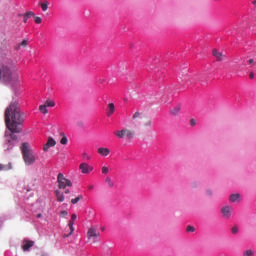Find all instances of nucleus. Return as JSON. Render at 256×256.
Instances as JSON below:
<instances>
[{
	"label": "nucleus",
	"mask_w": 256,
	"mask_h": 256,
	"mask_svg": "<svg viewBox=\"0 0 256 256\" xmlns=\"http://www.w3.org/2000/svg\"><path fill=\"white\" fill-rule=\"evenodd\" d=\"M20 150H21L23 161H24L25 165H28V166L33 165V163H35V161H37V155H35V153L33 152V149H31V145H29V143H27V142L22 143Z\"/></svg>",
	"instance_id": "nucleus-2"
},
{
	"label": "nucleus",
	"mask_w": 256,
	"mask_h": 256,
	"mask_svg": "<svg viewBox=\"0 0 256 256\" xmlns=\"http://www.w3.org/2000/svg\"><path fill=\"white\" fill-rule=\"evenodd\" d=\"M247 65H250V67H253V65H255V60L253 58H250L248 61H247Z\"/></svg>",
	"instance_id": "nucleus-33"
},
{
	"label": "nucleus",
	"mask_w": 256,
	"mask_h": 256,
	"mask_svg": "<svg viewBox=\"0 0 256 256\" xmlns=\"http://www.w3.org/2000/svg\"><path fill=\"white\" fill-rule=\"evenodd\" d=\"M88 189H89L90 191H93V189H95V186L90 185V186L88 187Z\"/></svg>",
	"instance_id": "nucleus-39"
},
{
	"label": "nucleus",
	"mask_w": 256,
	"mask_h": 256,
	"mask_svg": "<svg viewBox=\"0 0 256 256\" xmlns=\"http://www.w3.org/2000/svg\"><path fill=\"white\" fill-rule=\"evenodd\" d=\"M192 187L196 188L197 187V183L196 182L192 183Z\"/></svg>",
	"instance_id": "nucleus-41"
},
{
	"label": "nucleus",
	"mask_w": 256,
	"mask_h": 256,
	"mask_svg": "<svg viewBox=\"0 0 256 256\" xmlns=\"http://www.w3.org/2000/svg\"><path fill=\"white\" fill-rule=\"evenodd\" d=\"M79 201H83V195H78L76 198H73L71 200L72 205H77Z\"/></svg>",
	"instance_id": "nucleus-19"
},
{
	"label": "nucleus",
	"mask_w": 256,
	"mask_h": 256,
	"mask_svg": "<svg viewBox=\"0 0 256 256\" xmlns=\"http://www.w3.org/2000/svg\"><path fill=\"white\" fill-rule=\"evenodd\" d=\"M101 236V233L97 228L90 227L87 232V239L90 241V243H97V239Z\"/></svg>",
	"instance_id": "nucleus-6"
},
{
	"label": "nucleus",
	"mask_w": 256,
	"mask_h": 256,
	"mask_svg": "<svg viewBox=\"0 0 256 256\" xmlns=\"http://www.w3.org/2000/svg\"><path fill=\"white\" fill-rule=\"evenodd\" d=\"M79 170L81 173H83V175H89V173L93 171V166L83 162L79 165Z\"/></svg>",
	"instance_id": "nucleus-9"
},
{
	"label": "nucleus",
	"mask_w": 256,
	"mask_h": 256,
	"mask_svg": "<svg viewBox=\"0 0 256 256\" xmlns=\"http://www.w3.org/2000/svg\"><path fill=\"white\" fill-rule=\"evenodd\" d=\"M180 111H181V106L178 105V106L174 107V108L170 111V113H171L172 115H174V117H175V116L179 115Z\"/></svg>",
	"instance_id": "nucleus-17"
},
{
	"label": "nucleus",
	"mask_w": 256,
	"mask_h": 256,
	"mask_svg": "<svg viewBox=\"0 0 256 256\" xmlns=\"http://www.w3.org/2000/svg\"><path fill=\"white\" fill-rule=\"evenodd\" d=\"M97 153H99L101 157H109L111 150L109 148L100 147L97 149Z\"/></svg>",
	"instance_id": "nucleus-11"
},
{
	"label": "nucleus",
	"mask_w": 256,
	"mask_h": 256,
	"mask_svg": "<svg viewBox=\"0 0 256 256\" xmlns=\"http://www.w3.org/2000/svg\"><path fill=\"white\" fill-rule=\"evenodd\" d=\"M249 77H250V79H253V78L255 77V74H254L253 72H251V73L249 74Z\"/></svg>",
	"instance_id": "nucleus-38"
},
{
	"label": "nucleus",
	"mask_w": 256,
	"mask_h": 256,
	"mask_svg": "<svg viewBox=\"0 0 256 256\" xmlns=\"http://www.w3.org/2000/svg\"><path fill=\"white\" fill-rule=\"evenodd\" d=\"M39 111H41L43 115H47V113H49V110H47V106H45V104L39 106Z\"/></svg>",
	"instance_id": "nucleus-22"
},
{
	"label": "nucleus",
	"mask_w": 256,
	"mask_h": 256,
	"mask_svg": "<svg viewBox=\"0 0 256 256\" xmlns=\"http://www.w3.org/2000/svg\"><path fill=\"white\" fill-rule=\"evenodd\" d=\"M114 135L118 139H125L126 138L128 140H131L135 137V131L125 128V129H122V130L115 131Z\"/></svg>",
	"instance_id": "nucleus-4"
},
{
	"label": "nucleus",
	"mask_w": 256,
	"mask_h": 256,
	"mask_svg": "<svg viewBox=\"0 0 256 256\" xmlns=\"http://www.w3.org/2000/svg\"><path fill=\"white\" fill-rule=\"evenodd\" d=\"M27 114L21 111V106L17 100H12L4 112V121L9 132H5V148L6 151H11L14 145L19 143V137L15 133H21V125L25 123Z\"/></svg>",
	"instance_id": "nucleus-1"
},
{
	"label": "nucleus",
	"mask_w": 256,
	"mask_h": 256,
	"mask_svg": "<svg viewBox=\"0 0 256 256\" xmlns=\"http://www.w3.org/2000/svg\"><path fill=\"white\" fill-rule=\"evenodd\" d=\"M133 121H137V119H141V113L135 112L132 116Z\"/></svg>",
	"instance_id": "nucleus-26"
},
{
	"label": "nucleus",
	"mask_w": 256,
	"mask_h": 256,
	"mask_svg": "<svg viewBox=\"0 0 256 256\" xmlns=\"http://www.w3.org/2000/svg\"><path fill=\"white\" fill-rule=\"evenodd\" d=\"M206 195H208V197L213 196V190L207 189V190H206Z\"/></svg>",
	"instance_id": "nucleus-36"
},
{
	"label": "nucleus",
	"mask_w": 256,
	"mask_h": 256,
	"mask_svg": "<svg viewBox=\"0 0 256 256\" xmlns=\"http://www.w3.org/2000/svg\"><path fill=\"white\" fill-rule=\"evenodd\" d=\"M252 4H253V5H256V0L252 1Z\"/></svg>",
	"instance_id": "nucleus-43"
},
{
	"label": "nucleus",
	"mask_w": 256,
	"mask_h": 256,
	"mask_svg": "<svg viewBox=\"0 0 256 256\" xmlns=\"http://www.w3.org/2000/svg\"><path fill=\"white\" fill-rule=\"evenodd\" d=\"M57 183H58V188L60 189H67V187H73V182L65 178V175H63V173L58 174Z\"/></svg>",
	"instance_id": "nucleus-5"
},
{
	"label": "nucleus",
	"mask_w": 256,
	"mask_h": 256,
	"mask_svg": "<svg viewBox=\"0 0 256 256\" xmlns=\"http://www.w3.org/2000/svg\"><path fill=\"white\" fill-rule=\"evenodd\" d=\"M64 193H65L66 195H69V193H70L69 189H65Z\"/></svg>",
	"instance_id": "nucleus-40"
},
{
	"label": "nucleus",
	"mask_w": 256,
	"mask_h": 256,
	"mask_svg": "<svg viewBox=\"0 0 256 256\" xmlns=\"http://www.w3.org/2000/svg\"><path fill=\"white\" fill-rule=\"evenodd\" d=\"M153 125V121L151 119L147 120L145 123H144V127H151Z\"/></svg>",
	"instance_id": "nucleus-30"
},
{
	"label": "nucleus",
	"mask_w": 256,
	"mask_h": 256,
	"mask_svg": "<svg viewBox=\"0 0 256 256\" xmlns=\"http://www.w3.org/2000/svg\"><path fill=\"white\" fill-rule=\"evenodd\" d=\"M24 23H27V20L31 19V17H35V13L32 11L26 12L24 15Z\"/></svg>",
	"instance_id": "nucleus-16"
},
{
	"label": "nucleus",
	"mask_w": 256,
	"mask_h": 256,
	"mask_svg": "<svg viewBox=\"0 0 256 256\" xmlns=\"http://www.w3.org/2000/svg\"><path fill=\"white\" fill-rule=\"evenodd\" d=\"M34 245H35V242H33L31 240H24L22 249H23V251H29V249L31 247H33Z\"/></svg>",
	"instance_id": "nucleus-12"
},
{
	"label": "nucleus",
	"mask_w": 256,
	"mask_h": 256,
	"mask_svg": "<svg viewBox=\"0 0 256 256\" xmlns=\"http://www.w3.org/2000/svg\"><path fill=\"white\" fill-rule=\"evenodd\" d=\"M32 17L34 18V21H35V23H36L37 25H41V23H42V21H43V19H41V17L35 16V14H34V16H32Z\"/></svg>",
	"instance_id": "nucleus-25"
},
{
	"label": "nucleus",
	"mask_w": 256,
	"mask_h": 256,
	"mask_svg": "<svg viewBox=\"0 0 256 256\" xmlns=\"http://www.w3.org/2000/svg\"><path fill=\"white\" fill-rule=\"evenodd\" d=\"M40 7L42 11H47V9H49V1H44L43 3L40 4Z\"/></svg>",
	"instance_id": "nucleus-21"
},
{
	"label": "nucleus",
	"mask_w": 256,
	"mask_h": 256,
	"mask_svg": "<svg viewBox=\"0 0 256 256\" xmlns=\"http://www.w3.org/2000/svg\"><path fill=\"white\" fill-rule=\"evenodd\" d=\"M54 195L56 196V201H58V203H63L65 201V195H63L61 191L55 190Z\"/></svg>",
	"instance_id": "nucleus-14"
},
{
	"label": "nucleus",
	"mask_w": 256,
	"mask_h": 256,
	"mask_svg": "<svg viewBox=\"0 0 256 256\" xmlns=\"http://www.w3.org/2000/svg\"><path fill=\"white\" fill-rule=\"evenodd\" d=\"M105 183H107L108 187H110V189H113L115 183H113V180H111V177H106L105 179Z\"/></svg>",
	"instance_id": "nucleus-20"
},
{
	"label": "nucleus",
	"mask_w": 256,
	"mask_h": 256,
	"mask_svg": "<svg viewBox=\"0 0 256 256\" xmlns=\"http://www.w3.org/2000/svg\"><path fill=\"white\" fill-rule=\"evenodd\" d=\"M60 143H61V145H67V143H69L67 136H63L60 140Z\"/></svg>",
	"instance_id": "nucleus-27"
},
{
	"label": "nucleus",
	"mask_w": 256,
	"mask_h": 256,
	"mask_svg": "<svg viewBox=\"0 0 256 256\" xmlns=\"http://www.w3.org/2000/svg\"><path fill=\"white\" fill-rule=\"evenodd\" d=\"M5 81V83H11L13 81V72L11 68L5 64H0V81Z\"/></svg>",
	"instance_id": "nucleus-3"
},
{
	"label": "nucleus",
	"mask_w": 256,
	"mask_h": 256,
	"mask_svg": "<svg viewBox=\"0 0 256 256\" xmlns=\"http://www.w3.org/2000/svg\"><path fill=\"white\" fill-rule=\"evenodd\" d=\"M82 157H83V159H85L86 161L91 160V156H89V154H87L86 152L82 153Z\"/></svg>",
	"instance_id": "nucleus-31"
},
{
	"label": "nucleus",
	"mask_w": 256,
	"mask_h": 256,
	"mask_svg": "<svg viewBox=\"0 0 256 256\" xmlns=\"http://www.w3.org/2000/svg\"><path fill=\"white\" fill-rule=\"evenodd\" d=\"M76 220H77V214H72L71 220L68 223L69 233L64 234V237H71V235H73V232L75 231V228L73 227V225H75Z\"/></svg>",
	"instance_id": "nucleus-7"
},
{
	"label": "nucleus",
	"mask_w": 256,
	"mask_h": 256,
	"mask_svg": "<svg viewBox=\"0 0 256 256\" xmlns=\"http://www.w3.org/2000/svg\"><path fill=\"white\" fill-rule=\"evenodd\" d=\"M255 255V253L253 252V250H246L244 253H243V256H253Z\"/></svg>",
	"instance_id": "nucleus-29"
},
{
	"label": "nucleus",
	"mask_w": 256,
	"mask_h": 256,
	"mask_svg": "<svg viewBox=\"0 0 256 256\" xmlns=\"http://www.w3.org/2000/svg\"><path fill=\"white\" fill-rule=\"evenodd\" d=\"M44 105L45 107H55V102L52 100H46Z\"/></svg>",
	"instance_id": "nucleus-24"
},
{
	"label": "nucleus",
	"mask_w": 256,
	"mask_h": 256,
	"mask_svg": "<svg viewBox=\"0 0 256 256\" xmlns=\"http://www.w3.org/2000/svg\"><path fill=\"white\" fill-rule=\"evenodd\" d=\"M231 231H232L233 235H237V233H239V228H237V226H234V227H232Z\"/></svg>",
	"instance_id": "nucleus-34"
},
{
	"label": "nucleus",
	"mask_w": 256,
	"mask_h": 256,
	"mask_svg": "<svg viewBox=\"0 0 256 256\" xmlns=\"http://www.w3.org/2000/svg\"><path fill=\"white\" fill-rule=\"evenodd\" d=\"M187 233H195V227L189 225L186 227Z\"/></svg>",
	"instance_id": "nucleus-28"
},
{
	"label": "nucleus",
	"mask_w": 256,
	"mask_h": 256,
	"mask_svg": "<svg viewBox=\"0 0 256 256\" xmlns=\"http://www.w3.org/2000/svg\"><path fill=\"white\" fill-rule=\"evenodd\" d=\"M115 113V104L114 103H109L108 108H107V116L111 117Z\"/></svg>",
	"instance_id": "nucleus-15"
},
{
	"label": "nucleus",
	"mask_w": 256,
	"mask_h": 256,
	"mask_svg": "<svg viewBox=\"0 0 256 256\" xmlns=\"http://www.w3.org/2000/svg\"><path fill=\"white\" fill-rule=\"evenodd\" d=\"M241 195L239 194H231L230 195V201L231 203H236V201H239Z\"/></svg>",
	"instance_id": "nucleus-18"
},
{
	"label": "nucleus",
	"mask_w": 256,
	"mask_h": 256,
	"mask_svg": "<svg viewBox=\"0 0 256 256\" xmlns=\"http://www.w3.org/2000/svg\"><path fill=\"white\" fill-rule=\"evenodd\" d=\"M190 125L191 127H195L197 125V122L195 121V119L190 120Z\"/></svg>",
	"instance_id": "nucleus-37"
},
{
	"label": "nucleus",
	"mask_w": 256,
	"mask_h": 256,
	"mask_svg": "<svg viewBox=\"0 0 256 256\" xmlns=\"http://www.w3.org/2000/svg\"><path fill=\"white\" fill-rule=\"evenodd\" d=\"M55 145H57V142L53 138L49 137L47 143L43 147V151L47 152L50 147H55Z\"/></svg>",
	"instance_id": "nucleus-10"
},
{
	"label": "nucleus",
	"mask_w": 256,
	"mask_h": 256,
	"mask_svg": "<svg viewBox=\"0 0 256 256\" xmlns=\"http://www.w3.org/2000/svg\"><path fill=\"white\" fill-rule=\"evenodd\" d=\"M69 215V213L67 212V210H63L60 212V217H67Z\"/></svg>",
	"instance_id": "nucleus-35"
},
{
	"label": "nucleus",
	"mask_w": 256,
	"mask_h": 256,
	"mask_svg": "<svg viewBox=\"0 0 256 256\" xmlns=\"http://www.w3.org/2000/svg\"><path fill=\"white\" fill-rule=\"evenodd\" d=\"M1 169H3V165H2V164H0V170H1Z\"/></svg>",
	"instance_id": "nucleus-45"
},
{
	"label": "nucleus",
	"mask_w": 256,
	"mask_h": 256,
	"mask_svg": "<svg viewBox=\"0 0 256 256\" xmlns=\"http://www.w3.org/2000/svg\"><path fill=\"white\" fill-rule=\"evenodd\" d=\"M28 45V41L27 40H23L21 43L18 44V46L16 47V51H19V49H21V47H27Z\"/></svg>",
	"instance_id": "nucleus-23"
},
{
	"label": "nucleus",
	"mask_w": 256,
	"mask_h": 256,
	"mask_svg": "<svg viewBox=\"0 0 256 256\" xmlns=\"http://www.w3.org/2000/svg\"><path fill=\"white\" fill-rule=\"evenodd\" d=\"M25 14H19L18 16L23 17Z\"/></svg>",
	"instance_id": "nucleus-44"
},
{
	"label": "nucleus",
	"mask_w": 256,
	"mask_h": 256,
	"mask_svg": "<svg viewBox=\"0 0 256 256\" xmlns=\"http://www.w3.org/2000/svg\"><path fill=\"white\" fill-rule=\"evenodd\" d=\"M42 215L41 214H37V218L41 219Z\"/></svg>",
	"instance_id": "nucleus-42"
},
{
	"label": "nucleus",
	"mask_w": 256,
	"mask_h": 256,
	"mask_svg": "<svg viewBox=\"0 0 256 256\" xmlns=\"http://www.w3.org/2000/svg\"><path fill=\"white\" fill-rule=\"evenodd\" d=\"M102 173H103V175H107L109 173V168L107 166H103Z\"/></svg>",
	"instance_id": "nucleus-32"
},
{
	"label": "nucleus",
	"mask_w": 256,
	"mask_h": 256,
	"mask_svg": "<svg viewBox=\"0 0 256 256\" xmlns=\"http://www.w3.org/2000/svg\"><path fill=\"white\" fill-rule=\"evenodd\" d=\"M212 55L217 59V61H225V55H223L219 50L214 49Z\"/></svg>",
	"instance_id": "nucleus-13"
},
{
	"label": "nucleus",
	"mask_w": 256,
	"mask_h": 256,
	"mask_svg": "<svg viewBox=\"0 0 256 256\" xmlns=\"http://www.w3.org/2000/svg\"><path fill=\"white\" fill-rule=\"evenodd\" d=\"M223 219H229L233 213V208L231 206H223L220 210Z\"/></svg>",
	"instance_id": "nucleus-8"
}]
</instances>
